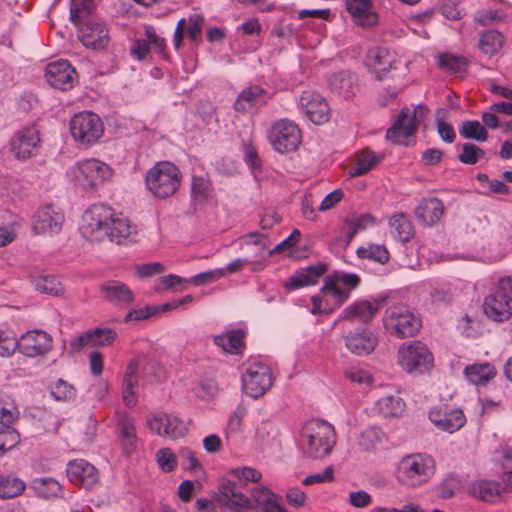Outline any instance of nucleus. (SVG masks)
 I'll return each mask as SVG.
<instances>
[{
  "mask_svg": "<svg viewBox=\"0 0 512 512\" xmlns=\"http://www.w3.org/2000/svg\"><path fill=\"white\" fill-rule=\"evenodd\" d=\"M79 230L88 240L102 241L108 238L118 244L132 234L130 221L116 215L113 209L105 204L91 205L82 216Z\"/></svg>",
  "mask_w": 512,
  "mask_h": 512,
  "instance_id": "1",
  "label": "nucleus"
},
{
  "mask_svg": "<svg viewBox=\"0 0 512 512\" xmlns=\"http://www.w3.org/2000/svg\"><path fill=\"white\" fill-rule=\"evenodd\" d=\"M164 378L163 368L159 363L144 354L132 359L122 379V399L127 407H134L138 401L137 387L141 379L145 383H158Z\"/></svg>",
  "mask_w": 512,
  "mask_h": 512,
  "instance_id": "2",
  "label": "nucleus"
},
{
  "mask_svg": "<svg viewBox=\"0 0 512 512\" xmlns=\"http://www.w3.org/2000/svg\"><path fill=\"white\" fill-rule=\"evenodd\" d=\"M336 444L334 427L326 421H307L299 436V447L308 457L319 459L327 456Z\"/></svg>",
  "mask_w": 512,
  "mask_h": 512,
  "instance_id": "3",
  "label": "nucleus"
},
{
  "mask_svg": "<svg viewBox=\"0 0 512 512\" xmlns=\"http://www.w3.org/2000/svg\"><path fill=\"white\" fill-rule=\"evenodd\" d=\"M182 174L179 168L169 161H160L146 173V188L158 199L173 196L179 189Z\"/></svg>",
  "mask_w": 512,
  "mask_h": 512,
  "instance_id": "4",
  "label": "nucleus"
},
{
  "mask_svg": "<svg viewBox=\"0 0 512 512\" xmlns=\"http://www.w3.org/2000/svg\"><path fill=\"white\" fill-rule=\"evenodd\" d=\"M434 474V461L424 454H411L403 457L397 469L398 480L409 487L426 483Z\"/></svg>",
  "mask_w": 512,
  "mask_h": 512,
  "instance_id": "5",
  "label": "nucleus"
},
{
  "mask_svg": "<svg viewBox=\"0 0 512 512\" xmlns=\"http://www.w3.org/2000/svg\"><path fill=\"white\" fill-rule=\"evenodd\" d=\"M383 324L389 334L398 338L412 337L421 328L420 318L403 304L387 308L384 313Z\"/></svg>",
  "mask_w": 512,
  "mask_h": 512,
  "instance_id": "6",
  "label": "nucleus"
},
{
  "mask_svg": "<svg viewBox=\"0 0 512 512\" xmlns=\"http://www.w3.org/2000/svg\"><path fill=\"white\" fill-rule=\"evenodd\" d=\"M75 183L86 191H92L102 186L112 175V168L96 158L84 159L72 168Z\"/></svg>",
  "mask_w": 512,
  "mask_h": 512,
  "instance_id": "7",
  "label": "nucleus"
},
{
  "mask_svg": "<svg viewBox=\"0 0 512 512\" xmlns=\"http://www.w3.org/2000/svg\"><path fill=\"white\" fill-rule=\"evenodd\" d=\"M72 138L81 145L91 146L99 141L104 134V123L94 112L82 111L70 120Z\"/></svg>",
  "mask_w": 512,
  "mask_h": 512,
  "instance_id": "8",
  "label": "nucleus"
},
{
  "mask_svg": "<svg viewBox=\"0 0 512 512\" xmlns=\"http://www.w3.org/2000/svg\"><path fill=\"white\" fill-rule=\"evenodd\" d=\"M397 362L408 373H423L433 366V355L424 343L409 341L399 347Z\"/></svg>",
  "mask_w": 512,
  "mask_h": 512,
  "instance_id": "9",
  "label": "nucleus"
},
{
  "mask_svg": "<svg viewBox=\"0 0 512 512\" xmlns=\"http://www.w3.org/2000/svg\"><path fill=\"white\" fill-rule=\"evenodd\" d=\"M268 140L279 153L295 151L301 143V131L298 125L288 119L275 121L268 130Z\"/></svg>",
  "mask_w": 512,
  "mask_h": 512,
  "instance_id": "10",
  "label": "nucleus"
},
{
  "mask_svg": "<svg viewBox=\"0 0 512 512\" xmlns=\"http://www.w3.org/2000/svg\"><path fill=\"white\" fill-rule=\"evenodd\" d=\"M425 112L426 109L422 105L416 106L413 111L407 107L403 108L392 127L387 130L386 138L395 144L406 145L407 138L416 132Z\"/></svg>",
  "mask_w": 512,
  "mask_h": 512,
  "instance_id": "11",
  "label": "nucleus"
},
{
  "mask_svg": "<svg viewBox=\"0 0 512 512\" xmlns=\"http://www.w3.org/2000/svg\"><path fill=\"white\" fill-rule=\"evenodd\" d=\"M242 383L248 396L255 399L262 396L273 383L270 367L260 362L249 363L242 374Z\"/></svg>",
  "mask_w": 512,
  "mask_h": 512,
  "instance_id": "12",
  "label": "nucleus"
},
{
  "mask_svg": "<svg viewBox=\"0 0 512 512\" xmlns=\"http://www.w3.org/2000/svg\"><path fill=\"white\" fill-rule=\"evenodd\" d=\"M247 485L241 475H237V469L230 472L229 478L219 487V492L223 497V505L232 509L233 507L248 508L251 505V499L245 496L241 489Z\"/></svg>",
  "mask_w": 512,
  "mask_h": 512,
  "instance_id": "13",
  "label": "nucleus"
},
{
  "mask_svg": "<svg viewBox=\"0 0 512 512\" xmlns=\"http://www.w3.org/2000/svg\"><path fill=\"white\" fill-rule=\"evenodd\" d=\"M147 426L151 432L170 439L182 438L187 433V427L180 418L162 412L149 418Z\"/></svg>",
  "mask_w": 512,
  "mask_h": 512,
  "instance_id": "14",
  "label": "nucleus"
},
{
  "mask_svg": "<svg viewBox=\"0 0 512 512\" xmlns=\"http://www.w3.org/2000/svg\"><path fill=\"white\" fill-rule=\"evenodd\" d=\"M299 107L307 118L315 124H323L330 118V107L326 99L314 91H304L301 94Z\"/></svg>",
  "mask_w": 512,
  "mask_h": 512,
  "instance_id": "15",
  "label": "nucleus"
},
{
  "mask_svg": "<svg viewBox=\"0 0 512 512\" xmlns=\"http://www.w3.org/2000/svg\"><path fill=\"white\" fill-rule=\"evenodd\" d=\"M78 27V38L82 44L91 49H103L109 43V32L106 25L97 20H86Z\"/></svg>",
  "mask_w": 512,
  "mask_h": 512,
  "instance_id": "16",
  "label": "nucleus"
},
{
  "mask_svg": "<svg viewBox=\"0 0 512 512\" xmlns=\"http://www.w3.org/2000/svg\"><path fill=\"white\" fill-rule=\"evenodd\" d=\"M53 339L43 330L28 331L19 338V352L27 357L45 355L52 349Z\"/></svg>",
  "mask_w": 512,
  "mask_h": 512,
  "instance_id": "17",
  "label": "nucleus"
},
{
  "mask_svg": "<svg viewBox=\"0 0 512 512\" xmlns=\"http://www.w3.org/2000/svg\"><path fill=\"white\" fill-rule=\"evenodd\" d=\"M45 76L52 87L63 91L71 89L77 79L76 70L67 60L62 59L49 63Z\"/></svg>",
  "mask_w": 512,
  "mask_h": 512,
  "instance_id": "18",
  "label": "nucleus"
},
{
  "mask_svg": "<svg viewBox=\"0 0 512 512\" xmlns=\"http://www.w3.org/2000/svg\"><path fill=\"white\" fill-rule=\"evenodd\" d=\"M486 316L496 322H502L512 316V296L507 290H494L483 303Z\"/></svg>",
  "mask_w": 512,
  "mask_h": 512,
  "instance_id": "19",
  "label": "nucleus"
},
{
  "mask_svg": "<svg viewBox=\"0 0 512 512\" xmlns=\"http://www.w3.org/2000/svg\"><path fill=\"white\" fill-rule=\"evenodd\" d=\"M40 142L39 132L35 127H25L17 131L11 139V151L18 159H28L35 155Z\"/></svg>",
  "mask_w": 512,
  "mask_h": 512,
  "instance_id": "20",
  "label": "nucleus"
},
{
  "mask_svg": "<svg viewBox=\"0 0 512 512\" xmlns=\"http://www.w3.org/2000/svg\"><path fill=\"white\" fill-rule=\"evenodd\" d=\"M378 345V337L368 328H357L350 331L345 337L347 349L358 356L372 353Z\"/></svg>",
  "mask_w": 512,
  "mask_h": 512,
  "instance_id": "21",
  "label": "nucleus"
},
{
  "mask_svg": "<svg viewBox=\"0 0 512 512\" xmlns=\"http://www.w3.org/2000/svg\"><path fill=\"white\" fill-rule=\"evenodd\" d=\"M66 473L73 484L86 489L92 488L99 480L97 469L84 459L70 461Z\"/></svg>",
  "mask_w": 512,
  "mask_h": 512,
  "instance_id": "22",
  "label": "nucleus"
},
{
  "mask_svg": "<svg viewBox=\"0 0 512 512\" xmlns=\"http://www.w3.org/2000/svg\"><path fill=\"white\" fill-rule=\"evenodd\" d=\"M430 421L440 430L454 433L466 423V417L461 409L432 408L429 411Z\"/></svg>",
  "mask_w": 512,
  "mask_h": 512,
  "instance_id": "23",
  "label": "nucleus"
},
{
  "mask_svg": "<svg viewBox=\"0 0 512 512\" xmlns=\"http://www.w3.org/2000/svg\"><path fill=\"white\" fill-rule=\"evenodd\" d=\"M224 276L225 271L223 269H215L201 272L199 274L192 276L191 278H182L175 274H169L161 277L159 280L163 288H174L175 286L182 285H209Z\"/></svg>",
  "mask_w": 512,
  "mask_h": 512,
  "instance_id": "24",
  "label": "nucleus"
},
{
  "mask_svg": "<svg viewBox=\"0 0 512 512\" xmlns=\"http://www.w3.org/2000/svg\"><path fill=\"white\" fill-rule=\"evenodd\" d=\"M387 297L381 296L373 301L362 300L346 307L343 311V319L358 320L362 323H369L377 312L386 303Z\"/></svg>",
  "mask_w": 512,
  "mask_h": 512,
  "instance_id": "25",
  "label": "nucleus"
},
{
  "mask_svg": "<svg viewBox=\"0 0 512 512\" xmlns=\"http://www.w3.org/2000/svg\"><path fill=\"white\" fill-rule=\"evenodd\" d=\"M194 301L195 297H193L192 295H186L179 299H172L171 301H168L167 303L162 305H147L143 308L132 309L127 313V315L124 318V321L129 322L132 320H145L160 312L176 309L180 306H186Z\"/></svg>",
  "mask_w": 512,
  "mask_h": 512,
  "instance_id": "26",
  "label": "nucleus"
},
{
  "mask_svg": "<svg viewBox=\"0 0 512 512\" xmlns=\"http://www.w3.org/2000/svg\"><path fill=\"white\" fill-rule=\"evenodd\" d=\"M271 95L258 85H250L237 96L233 108L237 112H247L251 109L265 105Z\"/></svg>",
  "mask_w": 512,
  "mask_h": 512,
  "instance_id": "27",
  "label": "nucleus"
},
{
  "mask_svg": "<svg viewBox=\"0 0 512 512\" xmlns=\"http://www.w3.org/2000/svg\"><path fill=\"white\" fill-rule=\"evenodd\" d=\"M350 290H320L318 295L312 296L313 314L331 313L336 307H339L347 300Z\"/></svg>",
  "mask_w": 512,
  "mask_h": 512,
  "instance_id": "28",
  "label": "nucleus"
},
{
  "mask_svg": "<svg viewBox=\"0 0 512 512\" xmlns=\"http://www.w3.org/2000/svg\"><path fill=\"white\" fill-rule=\"evenodd\" d=\"M443 213L442 201L434 197L421 200L414 210L417 221L425 226H433L438 223Z\"/></svg>",
  "mask_w": 512,
  "mask_h": 512,
  "instance_id": "29",
  "label": "nucleus"
},
{
  "mask_svg": "<svg viewBox=\"0 0 512 512\" xmlns=\"http://www.w3.org/2000/svg\"><path fill=\"white\" fill-rule=\"evenodd\" d=\"M395 55L386 48L376 47L368 51L365 63L379 79L386 75L393 67Z\"/></svg>",
  "mask_w": 512,
  "mask_h": 512,
  "instance_id": "30",
  "label": "nucleus"
},
{
  "mask_svg": "<svg viewBox=\"0 0 512 512\" xmlns=\"http://www.w3.org/2000/svg\"><path fill=\"white\" fill-rule=\"evenodd\" d=\"M327 271V266L323 263H317L297 270L285 283L284 288H301L304 286H314L317 280Z\"/></svg>",
  "mask_w": 512,
  "mask_h": 512,
  "instance_id": "31",
  "label": "nucleus"
},
{
  "mask_svg": "<svg viewBox=\"0 0 512 512\" xmlns=\"http://www.w3.org/2000/svg\"><path fill=\"white\" fill-rule=\"evenodd\" d=\"M63 221V214L56 211L53 206L47 205L37 211L34 229L40 233L58 232L62 227Z\"/></svg>",
  "mask_w": 512,
  "mask_h": 512,
  "instance_id": "32",
  "label": "nucleus"
},
{
  "mask_svg": "<svg viewBox=\"0 0 512 512\" xmlns=\"http://www.w3.org/2000/svg\"><path fill=\"white\" fill-rule=\"evenodd\" d=\"M371 0H346L345 7L354 23L360 26H373L377 15L371 11Z\"/></svg>",
  "mask_w": 512,
  "mask_h": 512,
  "instance_id": "33",
  "label": "nucleus"
},
{
  "mask_svg": "<svg viewBox=\"0 0 512 512\" xmlns=\"http://www.w3.org/2000/svg\"><path fill=\"white\" fill-rule=\"evenodd\" d=\"M116 427L122 450L126 455H130L135 451L138 441L134 421L128 415L123 414L119 416Z\"/></svg>",
  "mask_w": 512,
  "mask_h": 512,
  "instance_id": "34",
  "label": "nucleus"
},
{
  "mask_svg": "<svg viewBox=\"0 0 512 512\" xmlns=\"http://www.w3.org/2000/svg\"><path fill=\"white\" fill-rule=\"evenodd\" d=\"M502 491V485L498 481L477 479L468 486V494L476 499L491 502L496 499Z\"/></svg>",
  "mask_w": 512,
  "mask_h": 512,
  "instance_id": "35",
  "label": "nucleus"
},
{
  "mask_svg": "<svg viewBox=\"0 0 512 512\" xmlns=\"http://www.w3.org/2000/svg\"><path fill=\"white\" fill-rule=\"evenodd\" d=\"M244 337L245 332L242 329H234L215 336L214 343L226 353L239 354L244 348Z\"/></svg>",
  "mask_w": 512,
  "mask_h": 512,
  "instance_id": "36",
  "label": "nucleus"
},
{
  "mask_svg": "<svg viewBox=\"0 0 512 512\" xmlns=\"http://www.w3.org/2000/svg\"><path fill=\"white\" fill-rule=\"evenodd\" d=\"M356 76L348 71L334 73L329 78L330 88L344 98H349L355 93Z\"/></svg>",
  "mask_w": 512,
  "mask_h": 512,
  "instance_id": "37",
  "label": "nucleus"
},
{
  "mask_svg": "<svg viewBox=\"0 0 512 512\" xmlns=\"http://www.w3.org/2000/svg\"><path fill=\"white\" fill-rule=\"evenodd\" d=\"M373 410L384 418L399 417L405 410V402L399 396L387 395L376 401Z\"/></svg>",
  "mask_w": 512,
  "mask_h": 512,
  "instance_id": "38",
  "label": "nucleus"
},
{
  "mask_svg": "<svg viewBox=\"0 0 512 512\" xmlns=\"http://www.w3.org/2000/svg\"><path fill=\"white\" fill-rule=\"evenodd\" d=\"M389 225L393 236L402 243L410 241L414 236V226L409 217L403 213L391 217Z\"/></svg>",
  "mask_w": 512,
  "mask_h": 512,
  "instance_id": "39",
  "label": "nucleus"
},
{
  "mask_svg": "<svg viewBox=\"0 0 512 512\" xmlns=\"http://www.w3.org/2000/svg\"><path fill=\"white\" fill-rule=\"evenodd\" d=\"M464 374L475 385L487 383L496 375L495 367L490 363H475L465 368Z\"/></svg>",
  "mask_w": 512,
  "mask_h": 512,
  "instance_id": "40",
  "label": "nucleus"
},
{
  "mask_svg": "<svg viewBox=\"0 0 512 512\" xmlns=\"http://www.w3.org/2000/svg\"><path fill=\"white\" fill-rule=\"evenodd\" d=\"M384 433L378 427L371 426L362 430L357 438L356 446L360 452H371L382 442Z\"/></svg>",
  "mask_w": 512,
  "mask_h": 512,
  "instance_id": "41",
  "label": "nucleus"
},
{
  "mask_svg": "<svg viewBox=\"0 0 512 512\" xmlns=\"http://www.w3.org/2000/svg\"><path fill=\"white\" fill-rule=\"evenodd\" d=\"M504 43L503 35L497 30H487L480 34L478 47L482 53L493 56L497 54Z\"/></svg>",
  "mask_w": 512,
  "mask_h": 512,
  "instance_id": "42",
  "label": "nucleus"
},
{
  "mask_svg": "<svg viewBox=\"0 0 512 512\" xmlns=\"http://www.w3.org/2000/svg\"><path fill=\"white\" fill-rule=\"evenodd\" d=\"M375 224V218L371 214H362L360 216H353L346 218L344 221V232L347 237V243L351 242L354 236L368 226Z\"/></svg>",
  "mask_w": 512,
  "mask_h": 512,
  "instance_id": "43",
  "label": "nucleus"
},
{
  "mask_svg": "<svg viewBox=\"0 0 512 512\" xmlns=\"http://www.w3.org/2000/svg\"><path fill=\"white\" fill-rule=\"evenodd\" d=\"M32 489L36 494L45 499L58 497L61 493V485L53 478H35L31 482Z\"/></svg>",
  "mask_w": 512,
  "mask_h": 512,
  "instance_id": "44",
  "label": "nucleus"
},
{
  "mask_svg": "<svg viewBox=\"0 0 512 512\" xmlns=\"http://www.w3.org/2000/svg\"><path fill=\"white\" fill-rule=\"evenodd\" d=\"M379 161V158L370 150L361 151L356 159V163L350 168L349 174L357 177L366 174Z\"/></svg>",
  "mask_w": 512,
  "mask_h": 512,
  "instance_id": "45",
  "label": "nucleus"
},
{
  "mask_svg": "<svg viewBox=\"0 0 512 512\" xmlns=\"http://www.w3.org/2000/svg\"><path fill=\"white\" fill-rule=\"evenodd\" d=\"M338 284H343L347 288H355L360 284V278L354 273L334 271L325 277L322 288H338Z\"/></svg>",
  "mask_w": 512,
  "mask_h": 512,
  "instance_id": "46",
  "label": "nucleus"
},
{
  "mask_svg": "<svg viewBox=\"0 0 512 512\" xmlns=\"http://www.w3.org/2000/svg\"><path fill=\"white\" fill-rule=\"evenodd\" d=\"M191 193L195 201L204 202L213 195V188L209 179L203 176H193Z\"/></svg>",
  "mask_w": 512,
  "mask_h": 512,
  "instance_id": "47",
  "label": "nucleus"
},
{
  "mask_svg": "<svg viewBox=\"0 0 512 512\" xmlns=\"http://www.w3.org/2000/svg\"><path fill=\"white\" fill-rule=\"evenodd\" d=\"M25 489L24 482L14 476H6L0 479V497L3 499L14 498Z\"/></svg>",
  "mask_w": 512,
  "mask_h": 512,
  "instance_id": "48",
  "label": "nucleus"
},
{
  "mask_svg": "<svg viewBox=\"0 0 512 512\" xmlns=\"http://www.w3.org/2000/svg\"><path fill=\"white\" fill-rule=\"evenodd\" d=\"M459 133L465 139H474L480 142L488 139V132L477 120L464 121L459 129Z\"/></svg>",
  "mask_w": 512,
  "mask_h": 512,
  "instance_id": "49",
  "label": "nucleus"
},
{
  "mask_svg": "<svg viewBox=\"0 0 512 512\" xmlns=\"http://www.w3.org/2000/svg\"><path fill=\"white\" fill-rule=\"evenodd\" d=\"M468 65V61L465 57L451 54L442 53L438 56V66L452 73H459Z\"/></svg>",
  "mask_w": 512,
  "mask_h": 512,
  "instance_id": "50",
  "label": "nucleus"
},
{
  "mask_svg": "<svg viewBox=\"0 0 512 512\" xmlns=\"http://www.w3.org/2000/svg\"><path fill=\"white\" fill-rule=\"evenodd\" d=\"M89 333L92 335V347L110 346L117 339V332L110 327H96L90 329Z\"/></svg>",
  "mask_w": 512,
  "mask_h": 512,
  "instance_id": "51",
  "label": "nucleus"
},
{
  "mask_svg": "<svg viewBox=\"0 0 512 512\" xmlns=\"http://www.w3.org/2000/svg\"><path fill=\"white\" fill-rule=\"evenodd\" d=\"M360 258L373 260L381 264L389 260V252L383 245L371 244L368 247H361L357 250Z\"/></svg>",
  "mask_w": 512,
  "mask_h": 512,
  "instance_id": "52",
  "label": "nucleus"
},
{
  "mask_svg": "<svg viewBox=\"0 0 512 512\" xmlns=\"http://www.w3.org/2000/svg\"><path fill=\"white\" fill-rule=\"evenodd\" d=\"M20 435L12 426H0V455L16 447Z\"/></svg>",
  "mask_w": 512,
  "mask_h": 512,
  "instance_id": "53",
  "label": "nucleus"
},
{
  "mask_svg": "<svg viewBox=\"0 0 512 512\" xmlns=\"http://www.w3.org/2000/svg\"><path fill=\"white\" fill-rule=\"evenodd\" d=\"M94 8L93 0H73L70 9V19L75 25L81 24V19L87 16Z\"/></svg>",
  "mask_w": 512,
  "mask_h": 512,
  "instance_id": "54",
  "label": "nucleus"
},
{
  "mask_svg": "<svg viewBox=\"0 0 512 512\" xmlns=\"http://www.w3.org/2000/svg\"><path fill=\"white\" fill-rule=\"evenodd\" d=\"M51 395L56 401H69L75 398L76 389L68 382L59 379L51 388Z\"/></svg>",
  "mask_w": 512,
  "mask_h": 512,
  "instance_id": "55",
  "label": "nucleus"
},
{
  "mask_svg": "<svg viewBox=\"0 0 512 512\" xmlns=\"http://www.w3.org/2000/svg\"><path fill=\"white\" fill-rule=\"evenodd\" d=\"M156 461L162 471L169 473L177 467V457L170 448H161L156 452Z\"/></svg>",
  "mask_w": 512,
  "mask_h": 512,
  "instance_id": "56",
  "label": "nucleus"
},
{
  "mask_svg": "<svg viewBox=\"0 0 512 512\" xmlns=\"http://www.w3.org/2000/svg\"><path fill=\"white\" fill-rule=\"evenodd\" d=\"M19 417V410L12 402L0 399V426H11Z\"/></svg>",
  "mask_w": 512,
  "mask_h": 512,
  "instance_id": "57",
  "label": "nucleus"
},
{
  "mask_svg": "<svg viewBox=\"0 0 512 512\" xmlns=\"http://www.w3.org/2000/svg\"><path fill=\"white\" fill-rule=\"evenodd\" d=\"M484 155L485 152L478 146L471 143H465L458 158L463 164L474 165L480 158L484 157Z\"/></svg>",
  "mask_w": 512,
  "mask_h": 512,
  "instance_id": "58",
  "label": "nucleus"
},
{
  "mask_svg": "<svg viewBox=\"0 0 512 512\" xmlns=\"http://www.w3.org/2000/svg\"><path fill=\"white\" fill-rule=\"evenodd\" d=\"M104 297L115 306H125L131 303L134 295L131 290H104Z\"/></svg>",
  "mask_w": 512,
  "mask_h": 512,
  "instance_id": "59",
  "label": "nucleus"
},
{
  "mask_svg": "<svg viewBox=\"0 0 512 512\" xmlns=\"http://www.w3.org/2000/svg\"><path fill=\"white\" fill-rule=\"evenodd\" d=\"M460 480L454 475H449L445 478L438 487V496L441 499H449L454 496L456 490H458Z\"/></svg>",
  "mask_w": 512,
  "mask_h": 512,
  "instance_id": "60",
  "label": "nucleus"
},
{
  "mask_svg": "<svg viewBox=\"0 0 512 512\" xmlns=\"http://www.w3.org/2000/svg\"><path fill=\"white\" fill-rule=\"evenodd\" d=\"M461 333L467 338H476L481 334V327L479 321L464 315L460 322Z\"/></svg>",
  "mask_w": 512,
  "mask_h": 512,
  "instance_id": "61",
  "label": "nucleus"
},
{
  "mask_svg": "<svg viewBox=\"0 0 512 512\" xmlns=\"http://www.w3.org/2000/svg\"><path fill=\"white\" fill-rule=\"evenodd\" d=\"M203 25L204 18L201 15L193 14L189 17L186 34L193 42L200 38Z\"/></svg>",
  "mask_w": 512,
  "mask_h": 512,
  "instance_id": "62",
  "label": "nucleus"
},
{
  "mask_svg": "<svg viewBox=\"0 0 512 512\" xmlns=\"http://www.w3.org/2000/svg\"><path fill=\"white\" fill-rule=\"evenodd\" d=\"M31 284L35 286V288H55L57 285L61 283L58 281L57 277L44 273H36L31 275Z\"/></svg>",
  "mask_w": 512,
  "mask_h": 512,
  "instance_id": "63",
  "label": "nucleus"
},
{
  "mask_svg": "<svg viewBox=\"0 0 512 512\" xmlns=\"http://www.w3.org/2000/svg\"><path fill=\"white\" fill-rule=\"evenodd\" d=\"M145 39L150 48H153L156 52L161 53L166 47L165 39L159 36L152 26L145 28Z\"/></svg>",
  "mask_w": 512,
  "mask_h": 512,
  "instance_id": "64",
  "label": "nucleus"
}]
</instances>
